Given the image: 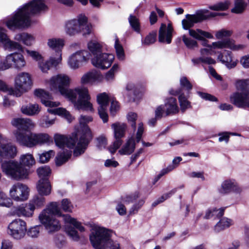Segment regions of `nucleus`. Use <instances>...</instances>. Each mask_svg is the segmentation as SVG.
<instances>
[{"label": "nucleus", "instance_id": "1", "mask_svg": "<svg viewBox=\"0 0 249 249\" xmlns=\"http://www.w3.org/2000/svg\"><path fill=\"white\" fill-rule=\"evenodd\" d=\"M70 77L63 73L53 76L48 81L50 89L54 92H59L71 102L76 109L92 111L93 108L89 101L90 96L88 88L80 86L70 89Z\"/></svg>", "mask_w": 249, "mask_h": 249}, {"label": "nucleus", "instance_id": "2", "mask_svg": "<svg viewBox=\"0 0 249 249\" xmlns=\"http://www.w3.org/2000/svg\"><path fill=\"white\" fill-rule=\"evenodd\" d=\"M11 124L17 128L15 132V138L17 142L21 145L32 148L37 145L53 143V139L48 134L31 132L34 128L35 124L29 118H14Z\"/></svg>", "mask_w": 249, "mask_h": 249}, {"label": "nucleus", "instance_id": "3", "mask_svg": "<svg viewBox=\"0 0 249 249\" xmlns=\"http://www.w3.org/2000/svg\"><path fill=\"white\" fill-rule=\"evenodd\" d=\"M47 8L43 0H32L20 6L4 22L13 31L27 28L31 24V16L39 14Z\"/></svg>", "mask_w": 249, "mask_h": 249}, {"label": "nucleus", "instance_id": "4", "mask_svg": "<svg viewBox=\"0 0 249 249\" xmlns=\"http://www.w3.org/2000/svg\"><path fill=\"white\" fill-rule=\"evenodd\" d=\"M60 217L65 223L73 226L81 232L85 231V228L76 219L68 214H62L59 204L57 202L49 203L39 213L38 220L45 229L51 233L60 229L61 225L57 218Z\"/></svg>", "mask_w": 249, "mask_h": 249}, {"label": "nucleus", "instance_id": "5", "mask_svg": "<svg viewBox=\"0 0 249 249\" xmlns=\"http://www.w3.org/2000/svg\"><path fill=\"white\" fill-rule=\"evenodd\" d=\"M35 163L33 155L27 153L22 155L19 162L5 161L1 164L2 172L8 177L17 180L27 179L31 173L30 168Z\"/></svg>", "mask_w": 249, "mask_h": 249}, {"label": "nucleus", "instance_id": "6", "mask_svg": "<svg viewBox=\"0 0 249 249\" xmlns=\"http://www.w3.org/2000/svg\"><path fill=\"white\" fill-rule=\"evenodd\" d=\"M245 46L242 44H235L234 40L230 39H225L217 42H213L212 45H208V48H203L200 50V56L194 58L192 61L194 65L200 63L205 64H214L216 63L214 59L209 55L215 53L213 49L229 48L233 51H238L244 48Z\"/></svg>", "mask_w": 249, "mask_h": 249}, {"label": "nucleus", "instance_id": "7", "mask_svg": "<svg viewBox=\"0 0 249 249\" xmlns=\"http://www.w3.org/2000/svg\"><path fill=\"white\" fill-rule=\"evenodd\" d=\"M110 236L109 230L94 225L91 230L89 239L95 249H120L119 243L112 240Z\"/></svg>", "mask_w": 249, "mask_h": 249}, {"label": "nucleus", "instance_id": "8", "mask_svg": "<svg viewBox=\"0 0 249 249\" xmlns=\"http://www.w3.org/2000/svg\"><path fill=\"white\" fill-rule=\"evenodd\" d=\"M79 120L80 130L78 133L80 137L77 145L73 150V155L75 157H78L85 152L92 137L91 132L87 125L92 121V118L90 116L81 115Z\"/></svg>", "mask_w": 249, "mask_h": 249}, {"label": "nucleus", "instance_id": "9", "mask_svg": "<svg viewBox=\"0 0 249 249\" xmlns=\"http://www.w3.org/2000/svg\"><path fill=\"white\" fill-rule=\"evenodd\" d=\"M237 91L230 97L231 102L239 108L249 107V79L238 80L235 84Z\"/></svg>", "mask_w": 249, "mask_h": 249}, {"label": "nucleus", "instance_id": "10", "mask_svg": "<svg viewBox=\"0 0 249 249\" xmlns=\"http://www.w3.org/2000/svg\"><path fill=\"white\" fill-rule=\"evenodd\" d=\"M65 31L66 33L70 36H73L79 33L86 36L91 34L92 26L90 24L88 23L87 18L84 15H81L76 18L67 20L65 24Z\"/></svg>", "mask_w": 249, "mask_h": 249}, {"label": "nucleus", "instance_id": "11", "mask_svg": "<svg viewBox=\"0 0 249 249\" xmlns=\"http://www.w3.org/2000/svg\"><path fill=\"white\" fill-rule=\"evenodd\" d=\"M32 85L30 75L27 72H20L15 78V89H11L9 91V93L16 97H20L23 93L30 90Z\"/></svg>", "mask_w": 249, "mask_h": 249}, {"label": "nucleus", "instance_id": "12", "mask_svg": "<svg viewBox=\"0 0 249 249\" xmlns=\"http://www.w3.org/2000/svg\"><path fill=\"white\" fill-rule=\"evenodd\" d=\"M26 232V223L20 218L13 220L8 226V234L16 240H19L23 238Z\"/></svg>", "mask_w": 249, "mask_h": 249}, {"label": "nucleus", "instance_id": "13", "mask_svg": "<svg viewBox=\"0 0 249 249\" xmlns=\"http://www.w3.org/2000/svg\"><path fill=\"white\" fill-rule=\"evenodd\" d=\"M29 195V188L25 184L20 182L14 184L9 190L10 197L17 202H22L27 200Z\"/></svg>", "mask_w": 249, "mask_h": 249}, {"label": "nucleus", "instance_id": "14", "mask_svg": "<svg viewBox=\"0 0 249 249\" xmlns=\"http://www.w3.org/2000/svg\"><path fill=\"white\" fill-rule=\"evenodd\" d=\"M90 56V53L87 50L77 51L69 57L68 65L73 70L77 69L86 63Z\"/></svg>", "mask_w": 249, "mask_h": 249}, {"label": "nucleus", "instance_id": "15", "mask_svg": "<svg viewBox=\"0 0 249 249\" xmlns=\"http://www.w3.org/2000/svg\"><path fill=\"white\" fill-rule=\"evenodd\" d=\"M112 128L114 130L115 141L109 147V151L111 154H114L119 148L122 143L121 138L124 137L126 125L124 123H116L111 125Z\"/></svg>", "mask_w": 249, "mask_h": 249}, {"label": "nucleus", "instance_id": "16", "mask_svg": "<svg viewBox=\"0 0 249 249\" xmlns=\"http://www.w3.org/2000/svg\"><path fill=\"white\" fill-rule=\"evenodd\" d=\"M114 59L112 54L101 53L91 59L92 64L97 68L105 70L110 67Z\"/></svg>", "mask_w": 249, "mask_h": 249}, {"label": "nucleus", "instance_id": "17", "mask_svg": "<svg viewBox=\"0 0 249 249\" xmlns=\"http://www.w3.org/2000/svg\"><path fill=\"white\" fill-rule=\"evenodd\" d=\"M242 191V188L239 186L235 180L233 179H226L223 181L221 186L218 188V192L221 195H227L231 192L239 194Z\"/></svg>", "mask_w": 249, "mask_h": 249}, {"label": "nucleus", "instance_id": "18", "mask_svg": "<svg viewBox=\"0 0 249 249\" xmlns=\"http://www.w3.org/2000/svg\"><path fill=\"white\" fill-rule=\"evenodd\" d=\"M0 44L9 51L23 52V47L19 43L11 40L6 34V30L0 26Z\"/></svg>", "mask_w": 249, "mask_h": 249}, {"label": "nucleus", "instance_id": "19", "mask_svg": "<svg viewBox=\"0 0 249 249\" xmlns=\"http://www.w3.org/2000/svg\"><path fill=\"white\" fill-rule=\"evenodd\" d=\"M110 100L108 95L105 92L100 93L97 96V101L99 105L98 114L104 123H107L108 121L107 111Z\"/></svg>", "mask_w": 249, "mask_h": 249}, {"label": "nucleus", "instance_id": "20", "mask_svg": "<svg viewBox=\"0 0 249 249\" xmlns=\"http://www.w3.org/2000/svg\"><path fill=\"white\" fill-rule=\"evenodd\" d=\"M104 77L95 70H92L85 73L81 78L80 82L84 85H93L101 83Z\"/></svg>", "mask_w": 249, "mask_h": 249}, {"label": "nucleus", "instance_id": "21", "mask_svg": "<svg viewBox=\"0 0 249 249\" xmlns=\"http://www.w3.org/2000/svg\"><path fill=\"white\" fill-rule=\"evenodd\" d=\"M206 18V16L201 13L195 15L187 14L186 18L182 20V27L184 30H189V31L191 30L190 28L193 27L195 24L201 22Z\"/></svg>", "mask_w": 249, "mask_h": 249}, {"label": "nucleus", "instance_id": "22", "mask_svg": "<svg viewBox=\"0 0 249 249\" xmlns=\"http://www.w3.org/2000/svg\"><path fill=\"white\" fill-rule=\"evenodd\" d=\"M54 140L56 146L60 148H63V149H65V147L69 148H73L74 147L75 148L78 141V140H77L76 141L74 139L68 138L64 135L58 134L54 135Z\"/></svg>", "mask_w": 249, "mask_h": 249}, {"label": "nucleus", "instance_id": "23", "mask_svg": "<svg viewBox=\"0 0 249 249\" xmlns=\"http://www.w3.org/2000/svg\"><path fill=\"white\" fill-rule=\"evenodd\" d=\"M217 59L228 69L234 68L238 62V60L233 57L231 52L228 51L220 53L217 56Z\"/></svg>", "mask_w": 249, "mask_h": 249}, {"label": "nucleus", "instance_id": "24", "mask_svg": "<svg viewBox=\"0 0 249 249\" xmlns=\"http://www.w3.org/2000/svg\"><path fill=\"white\" fill-rule=\"evenodd\" d=\"M8 60L10 62L11 67H13L18 70H22L26 64L24 56L20 53H14L8 54Z\"/></svg>", "mask_w": 249, "mask_h": 249}, {"label": "nucleus", "instance_id": "25", "mask_svg": "<svg viewBox=\"0 0 249 249\" xmlns=\"http://www.w3.org/2000/svg\"><path fill=\"white\" fill-rule=\"evenodd\" d=\"M34 94L41 99L42 103L46 107H57L60 105L59 102H53L51 100V95L44 90L37 89L34 91Z\"/></svg>", "mask_w": 249, "mask_h": 249}, {"label": "nucleus", "instance_id": "26", "mask_svg": "<svg viewBox=\"0 0 249 249\" xmlns=\"http://www.w3.org/2000/svg\"><path fill=\"white\" fill-rule=\"evenodd\" d=\"M34 210L29 205V203L22 204L12 209V213L18 217H31L33 216Z\"/></svg>", "mask_w": 249, "mask_h": 249}, {"label": "nucleus", "instance_id": "27", "mask_svg": "<svg viewBox=\"0 0 249 249\" xmlns=\"http://www.w3.org/2000/svg\"><path fill=\"white\" fill-rule=\"evenodd\" d=\"M169 92L171 95H178V101L180 109L182 112H184L186 109L191 107V103L188 100L189 96H185L184 94L182 92L181 89H171L169 91Z\"/></svg>", "mask_w": 249, "mask_h": 249}, {"label": "nucleus", "instance_id": "28", "mask_svg": "<svg viewBox=\"0 0 249 249\" xmlns=\"http://www.w3.org/2000/svg\"><path fill=\"white\" fill-rule=\"evenodd\" d=\"M172 32L173 28L170 24H168L167 26L165 24H161L159 30V41L170 44L172 41Z\"/></svg>", "mask_w": 249, "mask_h": 249}, {"label": "nucleus", "instance_id": "29", "mask_svg": "<svg viewBox=\"0 0 249 249\" xmlns=\"http://www.w3.org/2000/svg\"><path fill=\"white\" fill-rule=\"evenodd\" d=\"M65 41L60 38H51L47 41L48 46L56 52L55 57H62V50L64 46Z\"/></svg>", "mask_w": 249, "mask_h": 249}, {"label": "nucleus", "instance_id": "30", "mask_svg": "<svg viewBox=\"0 0 249 249\" xmlns=\"http://www.w3.org/2000/svg\"><path fill=\"white\" fill-rule=\"evenodd\" d=\"M62 60V57L59 55V57L51 56L49 59L43 61V59L38 63V67L43 72H47L52 67H56Z\"/></svg>", "mask_w": 249, "mask_h": 249}, {"label": "nucleus", "instance_id": "31", "mask_svg": "<svg viewBox=\"0 0 249 249\" xmlns=\"http://www.w3.org/2000/svg\"><path fill=\"white\" fill-rule=\"evenodd\" d=\"M138 90L135 84L132 83H128L125 89L123 91L124 98L127 102H134L137 99Z\"/></svg>", "mask_w": 249, "mask_h": 249}, {"label": "nucleus", "instance_id": "32", "mask_svg": "<svg viewBox=\"0 0 249 249\" xmlns=\"http://www.w3.org/2000/svg\"><path fill=\"white\" fill-rule=\"evenodd\" d=\"M189 35L198 40H202V45L208 48L209 44H207L208 41L204 39V38H213V36L210 33L204 31L201 29L190 30Z\"/></svg>", "mask_w": 249, "mask_h": 249}, {"label": "nucleus", "instance_id": "33", "mask_svg": "<svg viewBox=\"0 0 249 249\" xmlns=\"http://www.w3.org/2000/svg\"><path fill=\"white\" fill-rule=\"evenodd\" d=\"M163 106L165 107L166 116L171 114H175L179 112L177 99L175 98L170 97L167 99Z\"/></svg>", "mask_w": 249, "mask_h": 249}, {"label": "nucleus", "instance_id": "34", "mask_svg": "<svg viewBox=\"0 0 249 249\" xmlns=\"http://www.w3.org/2000/svg\"><path fill=\"white\" fill-rule=\"evenodd\" d=\"M37 192L40 196H49L52 190V187L49 179H40L36 185Z\"/></svg>", "mask_w": 249, "mask_h": 249}, {"label": "nucleus", "instance_id": "35", "mask_svg": "<svg viewBox=\"0 0 249 249\" xmlns=\"http://www.w3.org/2000/svg\"><path fill=\"white\" fill-rule=\"evenodd\" d=\"M20 110L23 114L32 116L37 115L40 112L41 109L37 104H29L22 106Z\"/></svg>", "mask_w": 249, "mask_h": 249}, {"label": "nucleus", "instance_id": "36", "mask_svg": "<svg viewBox=\"0 0 249 249\" xmlns=\"http://www.w3.org/2000/svg\"><path fill=\"white\" fill-rule=\"evenodd\" d=\"M135 149V142L133 138L128 139L126 143L119 150V153L122 155H129L132 153Z\"/></svg>", "mask_w": 249, "mask_h": 249}, {"label": "nucleus", "instance_id": "37", "mask_svg": "<svg viewBox=\"0 0 249 249\" xmlns=\"http://www.w3.org/2000/svg\"><path fill=\"white\" fill-rule=\"evenodd\" d=\"M14 39L22 42L26 46L32 45L35 41V37L31 35L26 33L17 34L14 37Z\"/></svg>", "mask_w": 249, "mask_h": 249}, {"label": "nucleus", "instance_id": "38", "mask_svg": "<svg viewBox=\"0 0 249 249\" xmlns=\"http://www.w3.org/2000/svg\"><path fill=\"white\" fill-rule=\"evenodd\" d=\"M182 160V158L180 157H177L174 159L172 164L169 165L166 168L162 169L160 173L156 177L155 182L157 181L161 177L175 169Z\"/></svg>", "mask_w": 249, "mask_h": 249}, {"label": "nucleus", "instance_id": "39", "mask_svg": "<svg viewBox=\"0 0 249 249\" xmlns=\"http://www.w3.org/2000/svg\"><path fill=\"white\" fill-rule=\"evenodd\" d=\"M47 111L51 114L58 115L64 117L69 123L71 122L73 119V117L69 112L64 108H48Z\"/></svg>", "mask_w": 249, "mask_h": 249}, {"label": "nucleus", "instance_id": "40", "mask_svg": "<svg viewBox=\"0 0 249 249\" xmlns=\"http://www.w3.org/2000/svg\"><path fill=\"white\" fill-rule=\"evenodd\" d=\"M71 151L70 150L63 149L59 152L55 158L56 165L61 166L66 162L71 157Z\"/></svg>", "mask_w": 249, "mask_h": 249}, {"label": "nucleus", "instance_id": "41", "mask_svg": "<svg viewBox=\"0 0 249 249\" xmlns=\"http://www.w3.org/2000/svg\"><path fill=\"white\" fill-rule=\"evenodd\" d=\"M3 148L4 151H0V162L4 159L13 158L17 152V148L15 146H8Z\"/></svg>", "mask_w": 249, "mask_h": 249}, {"label": "nucleus", "instance_id": "42", "mask_svg": "<svg viewBox=\"0 0 249 249\" xmlns=\"http://www.w3.org/2000/svg\"><path fill=\"white\" fill-rule=\"evenodd\" d=\"M226 207L216 209V208H211L208 209L204 217L205 219H209L213 216L217 218L221 217L223 214Z\"/></svg>", "mask_w": 249, "mask_h": 249}, {"label": "nucleus", "instance_id": "43", "mask_svg": "<svg viewBox=\"0 0 249 249\" xmlns=\"http://www.w3.org/2000/svg\"><path fill=\"white\" fill-rule=\"evenodd\" d=\"M43 196H35L29 201V205L35 210L36 208L43 206L45 202V198Z\"/></svg>", "mask_w": 249, "mask_h": 249}, {"label": "nucleus", "instance_id": "44", "mask_svg": "<svg viewBox=\"0 0 249 249\" xmlns=\"http://www.w3.org/2000/svg\"><path fill=\"white\" fill-rule=\"evenodd\" d=\"M231 224V220L227 218H223L215 225L214 230L215 232H219L229 227Z\"/></svg>", "mask_w": 249, "mask_h": 249}, {"label": "nucleus", "instance_id": "45", "mask_svg": "<svg viewBox=\"0 0 249 249\" xmlns=\"http://www.w3.org/2000/svg\"><path fill=\"white\" fill-rule=\"evenodd\" d=\"M128 20L132 29L136 33H140L141 28L139 19L136 16L130 14Z\"/></svg>", "mask_w": 249, "mask_h": 249}, {"label": "nucleus", "instance_id": "46", "mask_svg": "<svg viewBox=\"0 0 249 249\" xmlns=\"http://www.w3.org/2000/svg\"><path fill=\"white\" fill-rule=\"evenodd\" d=\"M88 49L94 56L102 53V46L96 41H90L88 44Z\"/></svg>", "mask_w": 249, "mask_h": 249}, {"label": "nucleus", "instance_id": "47", "mask_svg": "<svg viewBox=\"0 0 249 249\" xmlns=\"http://www.w3.org/2000/svg\"><path fill=\"white\" fill-rule=\"evenodd\" d=\"M114 47L116 53L117 58L120 61L125 59V54L123 46L120 44L119 39L116 37Z\"/></svg>", "mask_w": 249, "mask_h": 249}, {"label": "nucleus", "instance_id": "48", "mask_svg": "<svg viewBox=\"0 0 249 249\" xmlns=\"http://www.w3.org/2000/svg\"><path fill=\"white\" fill-rule=\"evenodd\" d=\"M119 66L117 64L113 65L110 70L106 73L104 78L108 82H112L115 78V74L118 71Z\"/></svg>", "mask_w": 249, "mask_h": 249}, {"label": "nucleus", "instance_id": "49", "mask_svg": "<svg viewBox=\"0 0 249 249\" xmlns=\"http://www.w3.org/2000/svg\"><path fill=\"white\" fill-rule=\"evenodd\" d=\"M55 117L49 115L43 116L40 120V124L43 127H49L54 124Z\"/></svg>", "mask_w": 249, "mask_h": 249}, {"label": "nucleus", "instance_id": "50", "mask_svg": "<svg viewBox=\"0 0 249 249\" xmlns=\"http://www.w3.org/2000/svg\"><path fill=\"white\" fill-rule=\"evenodd\" d=\"M37 172L40 179H48V177L51 174V169L49 166H43L38 168Z\"/></svg>", "mask_w": 249, "mask_h": 249}, {"label": "nucleus", "instance_id": "51", "mask_svg": "<svg viewBox=\"0 0 249 249\" xmlns=\"http://www.w3.org/2000/svg\"><path fill=\"white\" fill-rule=\"evenodd\" d=\"M157 37V32L156 31H153L149 33L144 39L142 40V45H150L154 43Z\"/></svg>", "mask_w": 249, "mask_h": 249}, {"label": "nucleus", "instance_id": "52", "mask_svg": "<svg viewBox=\"0 0 249 249\" xmlns=\"http://www.w3.org/2000/svg\"><path fill=\"white\" fill-rule=\"evenodd\" d=\"M13 205L11 199L8 197L6 195L2 192H0V206L10 207Z\"/></svg>", "mask_w": 249, "mask_h": 249}, {"label": "nucleus", "instance_id": "53", "mask_svg": "<svg viewBox=\"0 0 249 249\" xmlns=\"http://www.w3.org/2000/svg\"><path fill=\"white\" fill-rule=\"evenodd\" d=\"M246 5L244 0H235V6L231 12L236 14L241 13L244 11Z\"/></svg>", "mask_w": 249, "mask_h": 249}, {"label": "nucleus", "instance_id": "54", "mask_svg": "<svg viewBox=\"0 0 249 249\" xmlns=\"http://www.w3.org/2000/svg\"><path fill=\"white\" fill-rule=\"evenodd\" d=\"M182 40L187 48L189 49H193L197 47L196 41L187 37L185 35L182 36Z\"/></svg>", "mask_w": 249, "mask_h": 249}, {"label": "nucleus", "instance_id": "55", "mask_svg": "<svg viewBox=\"0 0 249 249\" xmlns=\"http://www.w3.org/2000/svg\"><path fill=\"white\" fill-rule=\"evenodd\" d=\"M230 4V2L229 0H226L224 2H221L211 6L210 8L212 10L219 11V10H226L228 8Z\"/></svg>", "mask_w": 249, "mask_h": 249}, {"label": "nucleus", "instance_id": "56", "mask_svg": "<svg viewBox=\"0 0 249 249\" xmlns=\"http://www.w3.org/2000/svg\"><path fill=\"white\" fill-rule=\"evenodd\" d=\"M40 229V226H35L29 228L28 231L27 230L26 232L29 237L32 238H36L39 234Z\"/></svg>", "mask_w": 249, "mask_h": 249}, {"label": "nucleus", "instance_id": "57", "mask_svg": "<svg viewBox=\"0 0 249 249\" xmlns=\"http://www.w3.org/2000/svg\"><path fill=\"white\" fill-rule=\"evenodd\" d=\"M54 155V152L53 150L44 152L39 155V162L42 163L47 162L50 158Z\"/></svg>", "mask_w": 249, "mask_h": 249}, {"label": "nucleus", "instance_id": "58", "mask_svg": "<svg viewBox=\"0 0 249 249\" xmlns=\"http://www.w3.org/2000/svg\"><path fill=\"white\" fill-rule=\"evenodd\" d=\"M66 231L68 234L73 240L76 241L79 240V236L74 228L68 227L66 228Z\"/></svg>", "mask_w": 249, "mask_h": 249}, {"label": "nucleus", "instance_id": "59", "mask_svg": "<svg viewBox=\"0 0 249 249\" xmlns=\"http://www.w3.org/2000/svg\"><path fill=\"white\" fill-rule=\"evenodd\" d=\"M61 208L66 212H71L73 209V206L68 199L65 198L61 201Z\"/></svg>", "mask_w": 249, "mask_h": 249}, {"label": "nucleus", "instance_id": "60", "mask_svg": "<svg viewBox=\"0 0 249 249\" xmlns=\"http://www.w3.org/2000/svg\"><path fill=\"white\" fill-rule=\"evenodd\" d=\"M25 51L27 54L32 57L34 60L37 61L38 63L42 60V55L38 52L35 51H32L26 49Z\"/></svg>", "mask_w": 249, "mask_h": 249}, {"label": "nucleus", "instance_id": "61", "mask_svg": "<svg viewBox=\"0 0 249 249\" xmlns=\"http://www.w3.org/2000/svg\"><path fill=\"white\" fill-rule=\"evenodd\" d=\"M180 85L181 88L186 89L188 91V94L189 91L192 89V85L186 77H182L180 79Z\"/></svg>", "mask_w": 249, "mask_h": 249}, {"label": "nucleus", "instance_id": "62", "mask_svg": "<svg viewBox=\"0 0 249 249\" xmlns=\"http://www.w3.org/2000/svg\"><path fill=\"white\" fill-rule=\"evenodd\" d=\"M96 146L99 149L102 150L106 147L107 141L105 137L100 136L96 139Z\"/></svg>", "mask_w": 249, "mask_h": 249}, {"label": "nucleus", "instance_id": "63", "mask_svg": "<svg viewBox=\"0 0 249 249\" xmlns=\"http://www.w3.org/2000/svg\"><path fill=\"white\" fill-rule=\"evenodd\" d=\"M155 116L157 118L161 119L165 116V108L163 105L158 106L155 111Z\"/></svg>", "mask_w": 249, "mask_h": 249}, {"label": "nucleus", "instance_id": "64", "mask_svg": "<svg viewBox=\"0 0 249 249\" xmlns=\"http://www.w3.org/2000/svg\"><path fill=\"white\" fill-rule=\"evenodd\" d=\"M0 249H15L13 241L9 239H4L1 242Z\"/></svg>", "mask_w": 249, "mask_h": 249}]
</instances>
